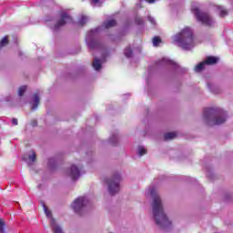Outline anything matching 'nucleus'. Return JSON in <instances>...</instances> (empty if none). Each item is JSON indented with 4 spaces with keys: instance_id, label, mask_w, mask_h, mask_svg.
I'll return each mask as SVG.
<instances>
[{
    "instance_id": "1",
    "label": "nucleus",
    "mask_w": 233,
    "mask_h": 233,
    "mask_svg": "<svg viewBox=\"0 0 233 233\" xmlns=\"http://www.w3.org/2000/svg\"><path fill=\"white\" fill-rule=\"evenodd\" d=\"M150 196L153 198V216L155 218V221L160 228H167L172 225V222L168 220L167 214L163 210V203L161 202V198L157 195L156 188H151L149 190Z\"/></svg>"
},
{
    "instance_id": "2",
    "label": "nucleus",
    "mask_w": 233,
    "mask_h": 233,
    "mask_svg": "<svg viewBox=\"0 0 233 233\" xmlns=\"http://www.w3.org/2000/svg\"><path fill=\"white\" fill-rule=\"evenodd\" d=\"M204 119L209 127L223 125L227 121V113L223 110L207 107L204 109Z\"/></svg>"
},
{
    "instance_id": "3",
    "label": "nucleus",
    "mask_w": 233,
    "mask_h": 233,
    "mask_svg": "<svg viewBox=\"0 0 233 233\" xmlns=\"http://www.w3.org/2000/svg\"><path fill=\"white\" fill-rule=\"evenodd\" d=\"M174 41L184 50H190L194 46V32L190 27H185L174 36Z\"/></svg>"
},
{
    "instance_id": "4",
    "label": "nucleus",
    "mask_w": 233,
    "mask_h": 233,
    "mask_svg": "<svg viewBox=\"0 0 233 233\" xmlns=\"http://www.w3.org/2000/svg\"><path fill=\"white\" fill-rule=\"evenodd\" d=\"M191 12H193L197 20L199 21V23L206 25V26H212V25H214V20H212L210 15L206 12H201V10H199V7H193L191 9Z\"/></svg>"
},
{
    "instance_id": "5",
    "label": "nucleus",
    "mask_w": 233,
    "mask_h": 233,
    "mask_svg": "<svg viewBox=\"0 0 233 233\" xmlns=\"http://www.w3.org/2000/svg\"><path fill=\"white\" fill-rule=\"evenodd\" d=\"M119 181H121V175L119 173L113 175L112 179H106L110 196H116L119 192Z\"/></svg>"
},
{
    "instance_id": "6",
    "label": "nucleus",
    "mask_w": 233,
    "mask_h": 233,
    "mask_svg": "<svg viewBox=\"0 0 233 233\" xmlns=\"http://www.w3.org/2000/svg\"><path fill=\"white\" fill-rule=\"evenodd\" d=\"M86 203H88V200H86V198L80 197L73 202L72 208H74L76 214H81V212H83V208L86 207Z\"/></svg>"
},
{
    "instance_id": "7",
    "label": "nucleus",
    "mask_w": 233,
    "mask_h": 233,
    "mask_svg": "<svg viewBox=\"0 0 233 233\" xmlns=\"http://www.w3.org/2000/svg\"><path fill=\"white\" fill-rule=\"evenodd\" d=\"M66 23H72V17L66 13H62L60 15V19L53 26V30H59V28H63Z\"/></svg>"
},
{
    "instance_id": "8",
    "label": "nucleus",
    "mask_w": 233,
    "mask_h": 233,
    "mask_svg": "<svg viewBox=\"0 0 233 233\" xmlns=\"http://www.w3.org/2000/svg\"><path fill=\"white\" fill-rule=\"evenodd\" d=\"M79 176H81V173L79 172V168L76 166H72L70 169V177L73 181H76V179H79Z\"/></svg>"
},
{
    "instance_id": "9",
    "label": "nucleus",
    "mask_w": 233,
    "mask_h": 233,
    "mask_svg": "<svg viewBox=\"0 0 233 233\" xmlns=\"http://www.w3.org/2000/svg\"><path fill=\"white\" fill-rule=\"evenodd\" d=\"M34 104L31 110H35L39 106V92L35 91L33 95Z\"/></svg>"
},
{
    "instance_id": "10",
    "label": "nucleus",
    "mask_w": 233,
    "mask_h": 233,
    "mask_svg": "<svg viewBox=\"0 0 233 233\" xmlns=\"http://www.w3.org/2000/svg\"><path fill=\"white\" fill-rule=\"evenodd\" d=\"M51 228L53 229L54 233H63V229L57 225H56V219L51 218V222H50Z\"/></svg>"
},
{
    "instance_id": "11",
    "label": "nucleus",
    "mask_w": 233,
    "mask_h": 233,
    "mask_svg": "<svg viewBox=\"0 0 233 233\" xmlns=\"http://www.w3.org/2000/svg\"><path fill=\"white\" fill-rule=\"evenodd\" d=\"M218 61V58L216 56H208L204 61L205 65H216Z\"/></svg>"
},
{
    "instance_id": "12",
    "label": "nucleus",
    "mask_w": 233,
    "mask_h": 233,
    "mask_svg": "<svg viewBox=\"0 0 233 233\" xmlns=\"http://www.w3.org/2000/svg\"><path fill=\"white\" fill-rule=\"evenodd\" d=\"M174 137H177V132H169L164 135L165 141H168V139H174Z\"/></svg>"
},
{
    "instance_id": "13",
    "label": "nucleus",
    "mask_w": 233,
    "mask_h": 233,
    "mask_svg": "<svg viewBox=\"0 0 233 233\" xmlns=\"http://www.w3.org/2000/svg\"><path fill=\"white\" fill-rule=\"evenodd\" d=\"M116 22L114 19L104 22L105 28H112V26H116Z\"/></svg>"
},
{
    "instance_id": "14",
    "label": "nucleus",
    "mask_w": 233,
    "mask_h": 233,
    "mask_svg": "<svg viewBox=\"0 0 233 233\" xmlns=\"http://www.w3.org/2000/svg\"><path fill=\"white\" fill-rule=\"evenodd\" d=\"M217 8L220 14V17H225L228 15V11L227 9H224L223 6L218 5Z\"/></svg>"
},
{
    "instance_id": "15",
    "label": "nucleus",
    "mask_w": 233,
    "mask_h": 233,
    "mask_svg": "<svg viewBox=\"0 0 233 233\" xmlns=\"http://www.w3.org/2000/svg\"><path fill=\"white\" fill-rule=\"evenodd\" d=\"M205 62H200L198 65L195 66V72H202V70H205Z\"/></svg>"
},
{
    "instance_id": "16",
    "label": "nucleus",
    "mask_w": 233,
    "mask_h": 233,
    "mask_svg": "<svg viewBox=\"0 0 233 233\" xmlns=\"http://www.w3.org/2000/svg\"><path fill=\"white\" fill-rule=\"evenodd\" d=\"M93 67L95 70H101V62H99V59L95 58L93 61Z\"/></svg>"
},
{
    "instance_id": "17",
    "label": "nucleus",
    "mask_w": 233,
    "mask_h": 233,
    "mask_svg": "<svg viewBox=\"0 0 233 233\" xmlns=\"http://www.w3.org/2000/svg\"><path fill=\"white\" fill-rule=\"evenodd\" d=\"M86 21H88V17L82 15L81 18L78 21V25L80 26H85V25H86Z\"/></svg>"
},
{
    "instance_id": "18",
    "label": "nucleus",
    "mask_w": 233,
    "mask_h": 233,
    "mask_svg": "<svg viewBox=\"0 0 233 233\" xmlns=\"http://www.w3.org/2000/svg\"><path fill=\"white\" fill-rule=\"evenodd\" d=\"M160 43H162L161 37L159 36L153 37V46H159Z\"/></svg>"
},
{
    "instance_id": "19",
    "label": "nucleus",
    "mask_w": 233,
    "mask_h": 233,
    "mask_svg": "<svg viewBox=\"0 0 233 233\" xmlns=\"http://www.w3.org/2000/svg\"><path fill=\"white\" fill-rule=\"evenodd\" d=\"M124 54H125L126 57H132V56H133L134 53H133V51H132V48L127 47V48L125 49Z\"/></svg>"
},
{
    "instance_id": "20",
    "label": "nucleus",
    "mask_w": 233,
    "mask_h": 233,
    "mask_svg": "<svg viewBox=\"0 0 233 233\" xmlns=\"http://www.w3.org/2000/svg\"><path fill=\"white\" fill-rule=\"evenodd\" d=\"M88 46L91 50H94V48H97V46H99V42L92 41L88 44Z\"/></svg>"
},
{
    "instance_id": "21",
    "label": "nucleus",
    "mask_w": 233,
    "mask_h": 233,
    "mask_svg": "<svg viewBox=\"0 0 233 233\" xmlns=\"http://www.w3.org/2000/svg\"><path fill=\"white\" fill-rule=\"evenodd\" d=\"M43 207H44V212H45V214H46V216L47 217V218H52V211H50V209H48V207H46V205H43Z\"/></svg>"
},
{
    "instance_id": "22",
    "label": "nucleus",
    "mask_w": 233,
    "mask_h": 233,
    "mask_svg": "<svg viewBox=\"0 0 233 233\" xmlns=\"http://www.w3.org/2000/svg\"><path fill=\"white\" fill-rule=\"evenodd\" d=\"M8 36H5L2 41L0 42V48H3V46H6L8 45Z\"/></svg>"
},
{
    "instance_id": "23",
    "label": "nucleus",
    "mask_w": 233,
    "mask_h": 233,
    "mask_svg": "<svg viewBox=\"0 0 233 233\" xmlns=\"http://www.w3.org/2000/svg\"><path fill=\"white\" fill-rule=\"evenodd\" d=\"M25 92H26V86H22L18 89V96H25Z\"/></svg>"
},
{
    "instance_id": "24",
    "label": "nucleus",
    "mask_w": 233,
    "mask_h": 233,
    "mask_svg": "<svg viewBox=\"0 0 233 233\" xmlns=\"http://www.w3.org/2000/svg\"><path fill=\"white\" fill-rule=\"evenodd\" d=\"M147 154V149L143 147H138V156H145Z\"/></svg>"
},
{
    "instance_id": "25",
    "label": "nucleus",
    "mask_w": 233,
    "mask_h": 233,
    "mask_svg": "<svg viewBox=\"0 0 233 233\" xmlns=\"http://www.w3.org/2000/svg\"><path fill=\"white\" fill-rule=\"evenodd\" d=\"M28 159L34 163L35 159H37V155H35V152H33L32 155L28 157Z\"/></svg>"
},
{
    "instance_id": "26",
    "label": "nucleus",
    "mask_w": 233,
    "mask_h": 233,
    "mask_svg": "<svg viewBox=\"0 0 233 233\" xmlns=\"http://www.w3.org/2000/svg\"><path fill=\"white\" fill-rule=\"evenodd\" d=\"M0 233H6L5 232V222L1 218H0Z\"/></svg>"
},
{
    "instance_id": "27",
    "label": "nucleus",
    "mask_w": 233,
    "mask_h": 233,
    "mask_svg": "<svg viewBox=\"0 0 233 233\" xmlns=\"http://www.w3.org/2000/svg\"><path fill=\"white\" fill-rule=\"evenodd\" d=\"M12 125H15V126H17V125H18L17 118H13V119H12Z\"/></svg>"
},
{
    "instance_id": "28",
    "label": "nucleus",
    "mask_w": 233,
    "mask_h": 233,
    "mask_svg": "<svg viewBox=\"0 0 233 233\" xmlns=\"http://www.w3.org/2000/svg\"><path fill=\"white\" fill-rule=\"evenodd\" d=\"M31 125L32 127H37V120H32Z\"/></svg>"
},
{
    "instance_id": "29",
    "label": "nucleus",
    "mask_w": 233,
    "mask_h": 233,
    "mask_svg": "<svg viewBox=\"0 0 233 233\" xmlns=\"http://www.w3.org/2000/svg\"><path fill=\"white\" fill-rule=\"evenodd\" d=\"M147 3H149V5H152L153 3H156V0H146Z\"/></svg>"
},
{
    "instance_id": "30",
    "label": "nucleus",
    "mask_w": 233,
    "mask_h": 233,
    "mask_svg": "<svg viewBox=\"0 0 233 233\" xmlns=\"http://www.w3.org/2000/svg\"><path fill=\"white\" fill-rule=\"evenodd\" d=\"M137 23H138V25H143V20L139 19Z\"/></svg>"
},
{
    "instance_id": "31",
    "label": "nucleus",
    "mask_w": 233,
    "mask_h": 233,
    "mask_svg": "<svg viewBox=\"0 0 233 233\" xmlns=\"http://www.w3.org/2000/svg\"><path fill=\"white\" fill-rule=\"evenodd\" d=\"M94 32H97V29L91 30V31H90V34H94Z\"/></svg>"
},
{
    "instance_id": "32",
    "label": "nucleus",
    "mask_w": 233,
    "mask_h": 233,
    "mask_svg": "<svg viewBox=\"0 0 233 233\" xmlns=\"http://www.w3.org/2000/svg\"><path fill=\"white\" fill-rule=\"evenodd\" d=\"M23 160H24V161H26V157H23Z\"/></svg>"
},
{
    "instance_id": "33",
    "label": "nucleus",
    "mask_w": 233,
    "mask_h": 233,
    "mask_svg": "<svg viewBox=\"0 0 233 233\" xmlns=\"http://www.w3.org/2000/svg\"><path fill=\"white\" fill-rule=\"evenodd\" d=\"M95 3H97L99 0H93Z\"/></svg>"
},
{
    "instance_id": "34",
    "label": "nucleus",
    "mask_w": 233,
    "mask_h": 233,
    "mask_svg": "<svg viewBox=\"0 0 233 233\" xmlns=\"http://www.w3.org/2000/svg\"><path fill=\"white\" fill-rule=\"evenodd\" d=\"M52 161V159H49V163Z\"/></svg>"
}]
</instances>
